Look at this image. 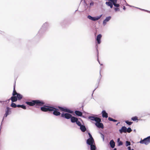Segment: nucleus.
<instances>
[{
  "label": "nucleus",
  "instance_id": "nucleus-1",
  "mask_svg": "<svg viewBox=\"0 0 150 150\" xmlns=\"http://www.w3.org/2000/svg\"><path fill=\"white\" fill-rule=\"evenodd\" d=\"M25 103L30 106H35L36 108H38V106H42L45 104V103L43 100H33L30 101H26Z\"/></svg>",
  "mask_w": 150,
  "mask_h": 150
},
{
  "label": "nucleus",
  "instance_id": "nucleus-2",
  "mask_svg": "<svg viewBox=\"0 0 150 150\" xmlns=\"http://www.w3.org/2000/svg\"><path fill=\"white\" fill-rule=\"evenodd\" d=\"M118 0H112L111 2L107 1L105 2V4L107 6H109L110 8H113V6H114L113 8L115 12H117L120 11V4L117 3Z\"/></svg>",
  "mask_w": 150,
  "mask_h": 150
},
{
  "label": "nucleus",
  "instance_id": "nucleus-3",
  "mask_svg": "<svg viewBox=\"0 0 150 150\" xmlns=\"http://www.w3.org/2000/svg\"><path fill=\"white\" fill-rule=\"evenodd\" d=\"M49 26V23L48 22H46L43 24L41 28L39 30L37 35L40 36L42 35L47 30Z\"/></svg>",
  "mask_w": 150,
  "mask_h": 150
},
{
  "label": "nucleus",
  "instance_id": "nucleus-4",
  "mask_svg": "<svg viewBox=\"0 0 150 150\" xmlns=\"http://www.w3.org/2000/svg\"><path fill=\"white\" fill-rule=\"evenodd\" d=\"M53 106L46 105H45L40 107L41 110L44 112H52V111L53 110Z\"/></svg>",
  "mask_w": 150,
  "mask_h": 150
},
{
  "label": "nucleus",
  "instance_id": "nucleus-5",
  "mask_svg": "<svg viewBox=\"0 0 150 150\" xmlns=\"http://www.w3.org/2000/svg\"><path fill=\"white\" fill-rule=\"evenodd\" d=\"M139 143L147 145L150 143V136L144 138L143 140L141 139Z\"/></svg>",
  "mask_w": 150,
  "mask_h": 150
},
{
  "label": "nucleus",
  "instance_id": "nucleus-6",
  "mask_svg": "<svg viewBox=\"0 0 150 150\" xmlns=\"http://www.w3.org/2000/svg\"><path fill=\"white\" fill-rule=\"evenodd\" d=\"M58 108L61 111L67 113L72 114L73 113V111L65 107H62L60 106L58 107Z\"/></svg>",
  "mask_w": 150,
  "mask_h": 150
},
{
  "label": "nucleus",
  "instance_id": "nucleus-7",
  "mask_svg": "<svg viewBox=\"0 0 150 150\" xmlns=\"http://www.w3.org/2000/svg\"><path fill=\"white\" fill-rule=\"evenodd\" d=\"M61 116L67 119H69L71 117V115L69 113L62 112L61 114Z\"/></svg>",
  "mask_w": 150,
  "mask_h": 150
},
{
  "label": "nucleus",
  "instance_id": "nucleus-8",
  "mask_svg": "<svg viewBox=\"0 0 150 150\" xmlns=\"http://www.w3.org/2000/svg\"><path fill=\"white\" fill-rule=\"evenodd\" d=\"M53 110L52 111H53V114L54 115L58 116L61 115V113L58 111L59 110L58 108H55L54 106H53Z\"/></svg>",
  "mask_w": 150,
  "mask_h": 150
},
{
  "label": "nucleus",
  "instance_id": "nucleus-9",
  "mask_svg": "<svg viewBox=\"0 0 150 150\" xmlns=\"http://www.w3.org/2000/svg\"><path fill=\"white\" fill-rule=\"evenodd\" d=\"M111 16H108V17H107L103 21V25L104 26L111 19Z\"/></svg>",
  "mask_w": 150,
  "mask_h": 150
},
{
  "label": "nucleus",
  "instance_id": "nucleus-10",
  "mask_svg": "<svg viewBox=\"0 0 150 150\" xmlns=\"http://www.w3.org/2000/svg\"><path fill=\"white\" fill-rule=\"evenodd\" d=\"M102 35L101 34H99L97 35L96 39V41L97 43L99 44L101 43V39L102 38Z\"/></svg>",
  "mask_w": 150,
  "mask_h": 150
},
{
  "label": "nucleus",
  "instance_id": "nucleus-11",
  "mask_svg": "<svg viewBox=\"0 0 150 150\" xmlns=\"http://www.w3.org/2000/svg\"><path fill=\"white\" fill-rule=\"evenodd\" d=\"M86 143L88 145L93 144L94 143L93 139L88 138L86 140Z\"/></svg>",
  "mask_w": 150,
  "mask_h": 150
},
{
  "label": "nucleus",
  "instance_id": "nucleus-12",
  "mask_svg": "<svg viewBox=\"0 0 150 150\" xmlns=\"http://www.w3.org/2000/svg\"><path fill=\"white\" fill-rule=\"evenodd\" d=\"M95 125L98 128H101L102 129L104 128L103 124L102 122H96L95 123Z\"/></svg>",
  "mask_w": 150,
  "mask_h": 150
},
{
  "label": "nucleus",
  "instance_id": "nucleus-13",
  "mask_svg": "<svg viewBox=\"0 0 150 150\" xmlns=\"http://www.w3.org/2000/svg\"><path fill=\"white\" fill-rule=\"evenodd\" d=\"M102 116L103 118H107L108 117V113L106 112V111L105 110H103L101 112Z\"/></svg>",
  "mask_w": 150,
  "mask_h": 150
},
{
  "label": "nucleus",
  "instance_id": "nucleus-14",
  "mask_svg": "<svg viewBox=\"0 0 150 150\" xmlns=\"http://www.w3.org/2000/svg\"><path fill=\"white\" fill-rule=\"evenodd\" d=\"M127 127L125 126H122L121 128L119 130V131L120 133H122L123 132H126Z\"/></svg>",
  "mask_w": 150,
  "mask_h": 150
},
{
  "label": "nucleus",
  "instance_id": "nucleus-15",
  "mask_svg": "<svg viewBox=\"0 0 150 150\" xmlns=\"http://www.w3.org/2000/svg\"><path fill=\"white\" fill-rule=\"evenodd\" d=\"M74 112L75 114L78 116L81 117H83L82 115L83 113L81 111L79 110H75Z\"/></svg>",
  "mask_w": 150,
  "mask_h": 150
},
{
  "label": "nucleus",
  "instance_id": "nucleus-16",
  "mask_svg": "<svg viewBox=\"0 0 150 150\" xmlns=\"http://www.w3.org/2000/svg\"><path fill=\"white\" fill-rule=\"evenodd\" d=\"M16 94V96L18 100H21L23 97V96L21 94L19 93H17Z\"/></svg>",
  "mask_w": 150,
  "mask_h": 150
},
{
  "label": "nucleus",
  "instance_id": "nucleus-17",
  "mask_svg": "<svg viewBox=\"0 0 150 150\" xmlns=\"http://www.w3.org/2000/svg\"><path fill=\"white\" fill-rule=\"evenodd\" d=\"M102 14H101L99 16L93 17V19L92 21H96L98 20L99 19H100L102 17Z\"/></svg>",
  "mask_w": 150,
  "mask_h": 150
},
{
  "label": "nucleus",
  "instance_id": "nucleus-18",
  "mask_svg": "<svg viewBox=\"0 0 150 150\" xmlns=\"http://www.w3.org/2000/svg\"><path fill=\"white\" fill-rule=\"evenodd\" d=\"M110 147L112 148H113L115 146V144L114 140L113 139L111 140L110 142Z\"/></svg>",
  "mask_w": 150,
  "mask_h": 150
},
{
  "label": "nucleus",
  "instance_id": "nucleus-19",
  "mask_svg": "<svg viewBox=\"0 0 150 150\" xmlns=\"http://www.w3.org/2000/svg\"><path fill=\"white\" fill-rule=\"evenodd\" d=\"M10 99H11V100L12 102H16L18 100L16 96H12L10 98Z\"/></svg>",
  "mask_w": 150,
  "mask_h": 150
},
{
  "label": "nucleus",
  "instance_id": "nucleus-20",
  "mask_svg": "<svg viewBox=\"0 0 150 150\" xmlns=\"http://www.w3.org/2000/svg\"><path fill=\"white\" fill-rule=\"evenodd\" d=\"M95 116H96V115L94 114H92L91 115L89 116L88 117V118L92 121H95L96 118V117H95Z\"/></svg>",
  "mask_w": 150,
  "mask_h": 150
},
{
  "label": "nucleus",
  "instance_id": "nucleus-21",
  "mask_svg": "<svg viewBox=\"0 0 150 150\" xmlns=\"http://www.w3.org/2000/svg\"><path fill=\"white\" fill-rule=\"evenodd\" d=\"M71 121V122L72 123H75L76 122L77 120L78 119L72 116H71V118H70Z\"/></svg>",
  "mask_w": 150,
  "mask_h": 150
},
{
  "label": "nucleus",
  "instance_id": "nucleus-22",
  "mask_svg": "<svg viewBox=\"0 0 150 150\" xmlns=\"http://www.w3.org/2000/svg\"><path fill=\"white\" fill-rule=\"evenodd\" d=\"M80 127V129L82 132H84L86 130V128L85 126L84 125H81Z\"/></svg>",
  "mask_w": 150,
  "mask_h": 150
},
{
  "label": "nucleus",
  "instance_id": "nucleus-23",
  "mask_svg": "<svg viewBox=\"0 0 150 150\" xmlns=\"http://www.w3.org/2000/svg\"><path fill=\"white\" fill-rule=\"evenodd\" d=\"M90 146L91 150H97V148L96 146L93 144L90 145Z\"/></svg>",
  "mask_w": 150,
  "mask_h": 150
},
{
  "label": "nucleus",
  "instance_id": "nucleus-24",
  "mask_svg": "<svg viewBox=\"0 0 150 150\" xmlns=\"http://www.w3.org/2000/svg\"><path fill=\"white\" fill-rule=\"evenodd\" d=\"M131 120L134 121H137V122L138 120H142L140 119H138V117L137 116H135L132 117L131 118Z\"/></svg>",
  "mask_w": 150,
  "mask_h": 150
},
{
  "label": "nucleus",
  "instance_id": "nucleus-25",
  "mask_svg": "<svg viewBox=\"0 0 150 150\" xmlns=\"http://www.w3.org/2000/svg\"><path fill=\"white\" fill-rule=\"evenodd\" d=\"M117 146H120L123 145V142L120 140V139L118 138L117 139Z\"/></svg>",
  "mask_w": 150,
  "mask_h": 150
},
{
  "label": "nucleus",
  "instance_id": "nucleus-26",
  "mask_svg": "<svg viewBox=\"0 0 150 150\" xmlns=\"http://www.w3.org/2000/svg\"><path fill=\"white\" fill-rule=\"evenodd\" d=\"M15 83L16 82H15L14 85L13 86V91L12 94V95L13 96H16V93H18L17 92L15 89Z\"/></svg>",
  "mask_w": 150,
  "mask_h": 150
},
{
  "label": "nucleus",
  "instance_id": "nucleus-27",
  "mask_svg": "<svg viewBox=\"0 0 150 150\" xmlns=\"http://www.w3.org/2000/svg\"><path fill=\"white\" fill-rule=\"evenodd\" d=\"M95 121L96 122H101V120L98 117H96Z\"/></svg>",
  "mask_w": 150,
  "mask_h": 150
},
{
  "label": "nucleus",
  "instance_id": "nucleus-28",
  "mask_svg": "<svg viewBox=\"0 0 150 150\" xmlns=\"http://www.w3.org/2000/svg\"><path fill=\"white\" fill-rule=\"evenodd\" d=\"M125 122L129 125H131L133 123L132 122L129 121L128 120H126Z\"/></svg>",
  "mask_w": 150,
  "mask_h": 150
},
{
  "label": "nucleus",
  "instance_id": "nucleus-29",
  "mask_svg": "<svg viewBox=\"0 0 150 150\" xmlns=\"http://www.w3.org/2000/svg\"><path fill=\"white\" fill-rule=\"evenodd\" d=\"M11 106L13 108H16L17 107V105L13 102H12L11 103Z\"/></svg>",
  "mask_w": 150,
  "mask_h": 150
},
{
  "label": "nucleus",
  "instance_id": "nucleus-30",
  "mask_svg": "<svg viewBox=\"0 0 150 150\" xmlns=\"http://www.w3.org/2000/svg\"><path fill=\"white\" fill-rule=\"evenodd\" d=\"M76 124L79 127L81 125V122L78 120V119L77 120L76 122Z\"/></svg>",
  "mask_w": 150,
  "mask_h": 150
},
{
  "label": "nucleus",
  "instance_id": "nucleus-31",
  "mask_svg": "<svg viewBox=\"0 0 150 150\" xmlns=\"http://www.w3.org/2000/svg\"><path fill=\"white\" fill-rule=\"evenodd\" d=\"M132 131V129L130 127H129L126 129V132L130 133Z\"/></svg>",
  "mask_w": 150,
  "mask_h": 150
},
{
  "label": "nucleus",
  "instance_id": "nucleus-32",
  "mask_svg": "<svg viewBox=\"0 0 150 150\" xmlns=\"http://www.w3.org/2000/svg\"><path fill=\"white\" fill-rule=\"evenodd\" d=\"M125 145L126 146H128L131 145V143L129 142L126 141L125 142Z\"/></svg>",
  "mask_w": 150,
  "mask_h": 150
},
{
  "label": "nucleus",
  "instance_id": "nucleus-33",
  "mask_svg": "<svg viewBox=\"0 0 150 150\" xmlns=\"http://www.w3.org/2000/svg\"><path fill=\"white\" fill-rule=\"evenodd\" d=\"M136 8H137L139 9H140V10H141L142 11H145V12H148V13H150V11H148V10H145V9H141V8H137V7Z\"/></svg>",
  "mask_w": 150,
  "mask_h": 150
},
{
  "label": "nucleus",
  "instance_id": "nucleus-34",
  "mask_svg": "<svg viewBox=\"0 0 150 150\" xmlns=\"http://www.w3.org/2000/svg\"><path fill=\"white\" fill-rule=\"evenodd\" d=\"M21 108L24 110L26 109V107L24 104L21 105Z\"/></svg>",
  "mask_w": 150,
  "mask_h": 150
},
{
  "label": "nucleus",
  "instance_id": "nucleus-35",
  "mask_svg": "<svg viewBox=\"0 0 150 150\" xmlns=\"http://www.w3.org/2000/svg\"><path fill=\"white\" fill-rule=\"evenodd\" d=\"M100 134L101 135V137L102 138L103 141H104V135L101 132H100Z\"/></svg>",
  "mask_w": 150,
  "mask_h": 150
},
{
  "label": "nucleus",
  "instance_id": "nucleus-36",
  "mask_svg": "<svg viewBox=\"0 0 150 150\" xmlns=\"http://www.w3.org/2000/svg\"><path fill=\"white\" fill-rule=\"evenodd\" d=\"M87 18L90 19V20H92V19H93V16H91L90 15H88V16H87Z\"/></svg>",
  "mask_w": 150,
  "mask_h": 150
},
{
  "label": "nucleus",
  "instance_id": "nucleus-37",
  "mask_svg": "<svg viewBox=\"0 0 150 150\" xmlns=\"http://www.w3.org/2000/svg\"><path fill=\"white\" fill-rule=\"evenodd\" d=\"M100 76H99V78H98V79H101V77H102V75H101V73H100V71H101V70L102 69V67H100Z\"/></svg>",
  "mask_w": 150,
  "mask_h": 150
},
{
  "label": "nucleus",
  "instance_id": "nucleus-38",
  "mask_svg": "<svg viewBox=\"0 0 150 150\" xmlns=\"http://www.w3.org/2000/svg\"><path fill=\"white\" fill-rule=\"evenodd\" d=\"M88 136L89 137V138H90V139L91 138H93L92 136V135H91V133L89 132H88Z\"/></svg>",
  "mask_w": 150,
  "mask_h": 150
},
{
  "label": "nucleus",
  "instance_id": "nucleus-39",
  "mask_svg": "<svg viewBox=\"0 0 150 150\" xmlns=\"http://www.w3.org/2000/svg\"><path fill=\"white\" fill-rule=\"evenodd\" d=\"M113 119H112V118H111L110 117H109L108 118V120L110 121H112Z\"/></svg>",
  "mask_w": 150,
  "mask_h": 150
},
{
  "label": "nucleus",
  "instance_id": "nucleus-40",
  "mask_svg": "<svg viewBox=\"0 0 150 150\" xmlns=\"http://www.w3.org/2000/svg\"><path fill=\"white\" fill-rule=\"evenodd\" d=\"M93 5H94V2L92 1H91L90 4V6H92Z\"/></svg>",
  "mask_w": 150,
  "mask_h": 150
},
{
  "label": "nucleus",
  "instance_id": "nucleus-41",
  "mask_svg": "<svg viewBox=\"0 0 150 150\" xmlns=\"http://www.w3.org/2000/svg\"><path fill=\"white\" fill-rule=\"evenodd\" d=\"M0 34H1L2 35H4V34L5 33L4 32H3V31L0 30Z\"/></svg>",
  "mask_w": 150,
  "mask_h": 150
},
{
  "label": "nucleus",
  "instance_id": "nucleus-42",
  "mask_svg": "<svg viewBox=\"0 0 150 150\" xmlns=\"http://www.w3.org/2000/svg\"><path fill=\"white\" fill-rule=\"evenodd\" d=\"M96 51H97V53H98V59H97V60L98 61H99V60L98 59V50H96Z\"/></svg>",
  "mask_w": 150,
  "mask_h": 150
},
{
  "label": "nucleus",
  "instance_id": "nucleus-43",
  "mask_svg": "<svg viewBox=\"0 0 150 150\" xmlns=\"http://www.w3.org/2000/svg\"><path fill=\"white\" fill-rule=\"evenodd\" d=\"M98 86L93 90V93L92 94V96H93V94L94 93V92L95 91L96 89L98 88Z\"/></svg>",
  "mask_w": 150,
  "mask_h": 150
},
{
  "label": "nucleus",
  "instance_id": "nucleus-44",
  "mask_svg": "<svg viewBox=\"0 0 150 150\" xmlns=\"http://www.w3.org/2000/svg\"><path fill=\"white\" fill-rule=\"evenodd\" d=\"M21 105H19V104L17 105V107L18 108H21Z\"/></svg>",
  "mask_w": 150,
  "mask_h": 150
},
{
  "label": "nucleus",
  "instance_id": "nucleus-45",
  "mask_svg": "<svg viewBox=\"0 0 150 150\" xmlns=\"http://www.w3.org/2000/svg\"><path fill=\"white\" fill-rule=\"evenodd\" d=\"M128 150H131L130 146H128Z\"/></svg>",
  "mask_w": 150,
  "mask_h": 150
},
{
  "label": "nucleus",
  "instance_id": "nucleus-46",
  "mask_svg": "<svg viewBox=\"0 0 150 150\" xmlns=\"http://www.w3.org/2000/svg\"><path fill=\"white\" fill-rule=\"evenodd\" d=\"M117 120H116L114 119H113V121H112L113 122H117Z\"/></svg>",
  "mask_w": 150,
  "mask_h": 150
},
{
  "label": "nucleus",
  "instance_id": "nucleus-47",
  "mask_svg": "<svg viewBox=\"0 0 150 150\" xmlns=\"http://www.w3.org/2000/svg\"><path fill=\"white\" fill-rule=\"evenodd\" d=\"M123 9L124 10H125V9H126V8L125 7V6H124L123 8Z\"/></svg>",
  "mask_w": 150,
  "mask_h": 150
},
{
  "label": "nucleus",
  "instance_id": "nucleus-48",
  "mask_svg": "<svg viewBox=\"0 0 150 150\" xmlns=\"http://www.w3.org/2000/svg\"><path fill=\"white\" fill-rule=\"evenodd\" d=\"M100 79H98V83H99L100 82Z\"/></svg>",
  "mask_w": 150,
  "mask_h": 150
},
{
  "label": "nucleus",
  "instance_id": "nucleus-49",
  "mask_svg": "<svg viewBox=\"0 0 150 150\" xmlns=\"http://www.w3.org/2000/svg\"><path fill=\"white\" fill-rule=\"evenodd\" d=\"M10 100H11V99H10V98L8 100H7L6 101L7 102V101H8L9 102Z\"/></svg>",
  "mask_w": 150,
  "mask_h": 150
},
{
  "label": "nucleus",
  "instance_id": "nucleus-50",
  "mask_svg": "<svg viewBox=\"0 0 150 150\" xmlns=\"http://www.w3.org/2000/svg\"><path fill=\"white\" fill-rule=\"evenodd\" d=\"M98 47V45H96V47L97 50H98L97 49V48Z\"/></svg>",
  "mask_w": 150,
  "mask_h": 150
},
{
  "label": "nucleus",
  "instance_id": "nucleus-51",
  "mask_svg": "<svg viewBox=\"0 0 150 150\" xmlns=\"http://www.w3.org/2000/svg\"><path fill=\"white\" fill-rule=\"evenodd\" d=\"M127 6H129L130 7H131V6H132L129 5L128 4H127Z\"/></svg>",
  "mask_w": 150,
  "mask_h": 150
},
{
  "label": "nucleus",
  "instance_id": "nucleus-52",
  "mask_svg": "<svg viewBox=\"0 0 150 150\" xmlns=\"http://www.w3.org/2000/svg\"><path fill=\"white\" fill-rule=\"evenodd\" d=\"M120 122H118L116 124V125H118V124H120Z\"/></svg>",
  "mask_w": 150,
  "mask_h": 150
},
{
  "label": "nucleus",
  "instance_id": "nucleus-53",
  "mask_svg": "<svg viewBox=\"0 0 150 150\" xmlns=\"http://www.w3.org/2000/svg\"><path fill=\"white\" fill-rule=\"evenodd\" d=\"M113 150H117V149L116 148H115Z\"/></svg>",
  "mask_w": 150,
  "mask_h": 150
},
{
  "label": "nucleus",
  "instance_id": "nucleus-54",
  "mask_svg": "<svg viewBox=\"0 0 150 150\" xmlns=\"http://www.w3.org/2000/svg\"><path fill=\"white\" fill-rule=\"evenodd\" d=\"M3 102V101L0 100V102L1 103H2Z\"/></svg>",
  "mask_w": 150,
  "mask_h": 150
},
{
  "label": "nucleus",
  "instance_id": "nucleus-55",
  "mask_svg": "<svg viewBox=\"0 0 150 150\" xmlns=\"http://www.w3.org/2000/svg\"><path fill=\"white\" fill-rule=\"evenodd\" d=\"M100 65H103V64H100Z\"/></svg>",
  "mask_w": 150,
  "mask_h": 150
},
{
  "label": "nucleus",
  "instance_id": "nucleus-56",
  "mask_svg": "<svg viewBox=\"0 0 150 150\" xmlns=\"http://www.w3.org/2000/svg\"><path fill=\"white\" fill-rule=\"evenodd\" d=\"M134 132H136V130H135V129H134Z\"/></svg>",
  "mask_w": 150,
  "mask_h": 150
},
{
  "label": "nucleus",
  "instance_id": "nucleus-57",
  "mask_svg": "<svg viewBox=\"0 0 150 150\" xmlns=\"http://www.w3.org/2000/svg\"><path fill=\"white\" fill-rule=\"evenodd\" d=\"M98 62H99V64H100V61H98Z\"/></svg>",
  "mask_w": 150,
  "mask_h": 150
},
{
  "label": "nucleus",
  "instance_id": "nucleus-58",
  "mask_svg": "<svg viewBox=\"0 0 150 150\" xmlns=\"http://www.w3.org/2000/svg\"><path fill=\"white\" fill-rule=\"evenodd\" d=\"M84 2L85 3H86V1H85V0H84Z\"/></svg>",
  "mask_w": 150,
  "mask_h": 150
},
{
  "label": "nucleus",
  "instance_id": "nucleus-59",
  "mask_svg": "<svg viewBox=\"0 0 150 150\" xmlns=\"http://www.w3.org/2000/svg\"><path fill=\"white\" fill-rule=\"evenodd\" d=\"M82 109H83V106H82Z\"/></svg>",
  "mask_w": 150,
  "mask_h": 150
},
{
  "label": "nucleus",
  "instance_id": "nucleus-60",
  "mask_svg": "<svg viewBox=\"0 0 150 150\" xmlns=\"http://www.w3.org/2000/svg\"><path fill=\"white\" fill-rule=\"evenodd\" d=\"M77 11V10H76V11H75V12H76V11Z\"/></svg>",
  "mask_w": 150,
  "mask_h": 150
},
{
  "label": "nucleus",
  "instance_id": "nucleus-61",
  "mask_svg": "<svg viewBox=\"0 0 150 150\" xmlns=\"http://www.w3.org/2000/svg\"><path fill=\"white\" fill-rule=\"evenodd\" d=\"M79 119L80 120H81V118H79Z\"/></svg>",
  "mask_w": 150,
  "mask_h": 150
}]
</instances>
